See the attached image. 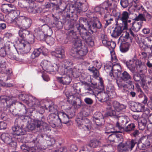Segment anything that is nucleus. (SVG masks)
I'll list each match as a JSON object with an SVG mask.
<instances>
[{
    "label": "nucleus",
    "instance_id": "nucleus-1",
    "mask_svg": "<svg viewBox=\"0 0 152 152\" xmlns=\"http://www.w3.org/2000/svg\"><path fill=\"white\" fill-rule=\"evenodd\" d=\"M148 137L144 136L140 138L138 140L136 139H132L131 141H128L125 144L122 142H120L118 145V148L121 152H128L129 150H132L135 145L137 144V147L141 150H145L148 148L150 145Z\"/></svg>",
    "mask_w": 152,
    "mask_h": 152
},
{
    "label": "nucleus",
    "instance_id": "nucleus-2",
    "mask_svg": "<svg viewBox=\"0 0 152 152\" xmlns=\"http://www.w3.org/2000/svg\"><path fill=\"white\" fill-rule=\"evenodd\" d=\"M45 118L44 116H42L41 121L36 120L34 123L29 124L28 126V129L31 130H35L36 129L39 132H41L42 129L44 131H46L48 128V124L45 122Z\"/></svg>",
    "mask_w": 152,
    "mask_h": 152
},
{
    "label": "nucleus",
    "instance_id": "nucleus-3",
    "mask_svg": "<svg viewBox=\"0 0 152 152\" xmlns=\"http://www.w3.org/2000/svg\"><path fill=\"white\" fill-rule=\"evenodd\" d=\"M126 37L129 40V42H132V39L134 38L136 42L139 44L140 48L142 50L145 51L148 48L150 47L151 46H149L148 44L145 43V42H142L140 40V39L138 35L136 34L135 32H133L132 31H130V33L127 34L126 35Z\"/></svg>",
    "mask_w": 152,
    "mask_h": 152
},
{
    "label": "nucleus",
    "instance_id": "nucleus-4",
    "mask_svg": "<svg viewBox=\"0 0 152 152\" xmlns=\"http://www.w3.org/2000/svg\"><path fill=\"white\" fill-rule=\"evenodd\" d=\"M15 22L19 28L27 29L31 26L32 21L29 18L21 16L17 18Z\"/></svg>",
    "mask_w": 152,
    "mask_h": 152
},
{
    "label": "nucleus",
    "instance_id": "nucleus-5",
    "mask_svg": "<svg viewBox=\"0 0 152 152\" xmlns=\"http://www.w3.org/2000/svg\"><path fill=\"white\" fill-rule=\"evenodd\" d=\"M20 119L17 118L15 121L14 125L12 128L14 134L17 135H23L26 133V131L22 129L23 124Z\"/></svg>",
    "mask_w": 152,
    "mask_h": 152
},
{
    "label": "nucleus",
    "instance_id": "nucleus-6",
    "mask_svg": "<svg viewBox=\"0 0 152 152\" xmlns=\"http://www.w3.org/2000/svg\"><path fill=\"white\" fill-rule=\"evenodd\" d=\"M40 65L42 69L47 72H53L57 70L58 66L55 64H52L50 61L44 60L40 64Z\"/></svg>",
    "mask_w": 152,
    "mask_h": 152
},
{
    "label": "nucleus",
    "instance_id": "nucleus-7",
    "mask_svg": "<svg viewBox=\"0 0 152 152\" xmlns=\"http://www.w3.org/2000/svg\"><path fill=\"white\" fill-rule=\"evenodd\" d=\"M102 26V25L96 17H93L90 21V23L88 27V30L89 33L93 34L97 31V29H100Z\"/></svg>",
    "mask_w": 152,
    "mask_h": 152
},
{
    "label": "nucleus",
    "instance_id": "nucleus-8",
    "mask_svg": "<svg viewBox=\"0 0 152 152\" xmlns=\"http://www.w3.org/2000/svg\"><path fill=\"white\" fill-rule=\"evenodd\" d=\"M78 126L80 129L85 131H89L91 127V123L88 119L85 117L78 120L77 121Z\"/></svg>",
    "mask_w": 152,
    "mask_h": 152
},
{
    "label": "nucleus",
    "instance_id": "nucleus-9",
    "mask_svg": "<svg viewBox=\"0 0 152 152\" xmlns=\"http://www.w3.org/2000/svg\"><path fill=\"white\" fill-rule=\"evenodd\" d=\"M76 50L75 52H70V54L80 59H83V57L87 54L88 51L87 47L86 46H83L82 48Z\"/></svg>",
    "mask_w": 152,
    "mask_h": 152
},
{
    "label": "nucleus",
    "instance_id": "nucleus-10",
    "mask_svg": "<svg viewBox=\"0 0 152 152\" xmlns=\"http://www.w3.org/2000/svg\"><path fill=\"white\" fill-rule=\"evenodd\" d=\"M25 43L24 39H21L19 41V43L18 45V46L20 47L19 49L23 50V54L28 53L31 49L30 45L28 43L26 44Z\"/></svg>",
    "mask_w": 152,
    "mask_h": 152
},
{
    "label": "nucleus",
    "instance_id": "nucleus-11",
    "mask_svg": "<svg viewBox=\"0 0 152 152\" xmlns=\"http://www.w3.org/2000/svg\"><path fill=\"white\" fill-rule=\"evenodd\" d=\"M136 58L134 56L132 59L129 61L124 60L123 63L126 64L128 69L132 72H134L136 71L135 67L134 62L136 60Z\"/></svg>",
    "mask_w": 152,
    "mask_h": 152
},
{
    "label": "nucleus",
    "instance_id": "nucleus-12",
    "mask_svg": "<svg viewBox=\"0 0 152 152\" xmlns=\"http://www.w3.org/2000/svg\"><path fill=\"white\" fill-rule=\"evenodd\" d=\"M95 10H115L117 9V5L114 4L113 5L112 3L109 4L107 2H105L102 3L100 6L96 7L95 8Z\"/></svg>",
    "mask_w": 152,
    "mask_h": 152
},
{
    "label": "nucleus",
    "instance_id": "nucleus-13",
    "mask_svg": "<svg viewBox=\"0 0 152 152\" xmlns=\"http://www.w3.org/2000/svg\"><path fill=\"white\" fill-rule=\"evenodd\" d=\"M129 38L126 39L124 36V40L122 41L120 46V50L122 52L125 53L129 50L130 45L129 42H129Z\"/></svg>",
    "mask_w": 152,
    "mask_h": 152
},
{
    "label": "nucleus",
    "instance_id": "nucleus-14",
    "mask_svg": "<svg viewBox=\"0 0 152 152\" xmlns=\"http://www.w3.org/2000/svg\"><path fill=\"white\" fill-rule=\"evenodd\" d=\"M30 107L35 106V104H39V101L31 95H28L25 102Z\"/></svg>",
    "mask_w": 152,
    "mask_h": 152
},
{
    "label": "nucleus",
    "instance_id": "nucleus-15",
    "mask_svg": "<svg viewBox=\"0 0 152 152\" xmlns=\"http://www.w3.org/2000/svg\"><path fill=\"white\" fill-rule=\"evenodd\" d=\"M84 45H82V41L80 39L77 37L74 39V41L73 42V45L72 48L71 49L70 52H75L76 49L82 48Z\"/></svg>",
    "mask_w": 152,
    "mask_h": 152
},
{
    "label": "nucleus",
    "instance_id": "nucleus-16",
    "mask_svg": "<svg viewBox=\"0 0 152 152\" xmlns=\"http://www.w3.org/2000/svg\"><path fill=\"white\" fill-rule=\"evenodd\" d=\"M81 5V3L80 2H76L74 4H68L66 5L64 3L63 4L62 3L60 7L61 6V5H63L65 6L64 10H80V6Z\"/></svg>",
    "mask_w": 152,
    "mask_h": 152
},
{
    "label": "nucleus",
    "instance_id": "nucleus-17",
    "mask_svg": "<svg viewBox=\"0 0 152 152\" xmlns=\"http://www.w3.org/2000/svg\"><path fill=\"white\" fill-rule=\"evenodd\" d=\"M59 71L61 75H65L70 76L73 75L72 69L70 67H65L62 66L61 67Z\"/></svg>",
    "mask_w": 152,
    "mask_h": 152
},
{
    "label": "nucleus",
    "instance_id": "nucleus-18",
    "mask_svg": "<svg viewBox=\"0 0 152 152\" xmlns=\"http://www.w3.org/2000/svg\"><path fill=\"white\" fill-rule=\"evenodd\" d=\"M59 3H49L47 2L45 3V6L46 8H52L53 10H58L61 9V5L62 4V1L61 0H59Z\"/></svg>",
    "mask_w": 152,
    "mask_h": 152
},
{
    "label": "nucleus",
    "instance_id": "nucleus-19",
    "mask_svg": "<svg viewBox=\"0 0 152 152\" xmlns=\"http://www.w3.org/2000/svg\"><path fill=\"white\" fill-rule=\"evenodd\" d=\"M34 35L35 36L38 40L41 41L44 40L47 36L45 35L39 28H36L35 30Z\"/></svg>",
    "mask_w": 152,
    "mask_h": 152
},
{
    "label": "nucleus",
    "instance_id": "nucleus-20",
    "mask_svg": "<svg viewBox=\"0 0 152 152\" xmlns=\"http://www.w3.org/2000/svg\"><path fill=\"white\" fill-rule=\"evenodd\" d=\"M60 121L65 124H67L69 121V118L68 115L63 112H60L58 115Z\"/></svg>",
    "mask_w": 152,
    "mask_h": 152
},
{
    "label": "nucleus",
    "instance_id": "nucleus-21",
    "mask_svg": "<svg viewBox=\"0 0 152 152\" xmlns=\"http://www.w3.org/2000/svg\"><path fill=\"white\" fill-rule=\"evenodd\" d=\"M130 14V13L129 12L124 11L122 13V17H121L120 15L119 16L118 20L122 21L124 25V26L126 27L127 25V20Z\"/></svg>",
    "mask_w": 152,
    "mask_h": 152
},
{
    "label": "nucleus",
    "instance_id": "nucleus-22",
    "mask_svg": "<svg viewBox=\"0 0 152 152\" xmlns=\"http://www.w3.org/2000/svg\"><path fill=\"white\" fill-rule=\"evenodd\" d=\"M61 77H58V81L61 83L63 85H68L71 82L72 79L70 76L65 75H62Z\"/></svg>",
    "mask_w": 152,
    "mask_h": 152
},
{
    "label": "nucleus",
    "instance_id": "nucleus-23",
    "mask_svg": "<svg viewBox=\"0 0 152 152\" xmlns=\"http://www.w3.org/2000/svg\"><path fill=\"white\" fill-rule=\"evenodd\" d=\"M135 61V67L138 72L142 73L143 69H145L146 67L144 62H142L137 58Z\"/></svg>",
    "mask_w": 152,
    "mask_h": 152
},
{
    "label": "nucleus",
    "instance_id": "nucleus-24",
    "mask_svg": "<svg viewBox=\"0 0 152 152\" xmlns=\"http://www.w3.org/2000/svg\"><path fill=\"white\" fill-rule=\"evenodd\" d=\"M112 105L115 110L118 113L121 110L124 109L126 108V106L124 105L121 104L119 102L116 101L112 102Z\"/></svg>",
    "mask_w": 152,
    "mask_h": 152
},
{
    "label": "nucleus",
    "instance_id": "nucleus-25",
    "mask_svg": "<svg viewBox=\"0 0 152 152\" xmlns=\"http://www.w3.org/2000/svg\"><path fill=\"white\" fill-rule=\"evenodd\" d=\"M51 104H50L49 103L47 102L45 104V109L49 110L50 112H51L53 114H58V107L56 105H53L51 102Z\"/></svg>",
    "mask_w": 152,
    "mask_h": 152
},
{
    "label": "nucleus",
    "instance_id": "nucleus-26",
    "mask_svg": "<svg viewBox=\"0 0 152 152\" xmlns=\"http://www.w3.org/2000/svg\"><path fill=\"white\" fill-rule=\"evenodd\" d=\"M45 49L43 47H40L38 49H35L31 55V58L34 59L38 57L41 54L45 56L46 54L44 52Z\"/></svg>",
    "mask_w": 152,
    "mask_h": 152
},
{
    "label": "nucleus",
    "instance_id": "nucleus-27",
    "mask_svg": "<svg viewBox=\"0 0 152 152\" xmlns=\"http://www.w3.org/2000/svg\"><path fill=\"white\" fill-rule=\"evenodd\" d=\"M77 37L76 35V34L73 30H70L68 32V34L66 38L64 41L65 43H68V42L74 41V39L76 38Z\"/></svg>",
    "mask_w": 152,
    "mask_h": 152
},
{
    "label": "nucleus",
    "instance_id": "nucleus-28",
    "mask_svg": "<svg viewBox=\"0 0 152 152\" xmlns=\"http://www.w3.org/2000/svg\"><path fill=\"white\" fill-rule=\"evenodd\" d=\"M75 22L74 19H69L66 20L64 23V28L66 30H73L74 27V25Z\"/></svg>",
    "mask_w": 152,
    "mask_h": 152
},
{
    "label": "nucleus",
    "instance_id": "nucleus-29",
    "mask_svg": "<svg viewBox=\"0 0 152 152\" xmlns=\"http://www.w3.org/2000/svg\"><path fill=\"white\" fill-rule=\"evenodd\" d=\"M131 109L134 112H142L145 110V106L140 103H134L131 105Z\"/></svg>",
    "mask_w": 152,
    "mask_h": 152
},
{
    "label": "nucleus",
    "instance_id": "nucleus-30",
    "mask_svg": "<svg viewBox=\"0 0 152 152\" xmlns=\"http://www.w3.org/2000/svg\"><path fill=\"white\" fill-rule=\"evenodd\" d=\"M107 111L105 113V115L107 116L113 117L117 118L118 117V113L112 108L107 107Z\"/></svg>",
    "mask_w": 152,
    "mask_h": 152
},
{
    "label": "nucleus",
    "instance_id": "nucleus-31",
    "mask_svg": "<svg viewBox=\"0 0 152 152\" xmlns=\"http://www.w3.org/2000/svg\"><path fill=\"white\" fill-rule=\"evenodd\" d=\"M142 23L141 22L134 23L133 22L132 23V29L133 31H134L130 29L129 33L126 32V34L125 35V38L126 39H127L126 37V35L127 34L130 33L131 31H132L134 32H135L136 34H137L136 32L138 31L141 28L142 26Z\"/></svg>",
    "mask_w": 152,
    "mask_h": 152
},
{
    "label": "nucleus",
    "instance_id": "nucleus-32",
    "mask_svg": "<svg viewBox=\"0 0 152 152\" xmlns=\"http://www.w3.org/2000/svg\"><path fill=\"white\" fill-rule=\"evenodd\" d=\"M64 52V50L61 48H56L54 51L52 52L51 53L52 55L56 57L62 58H64L65 56Z\"/></svg>",
    "mask_w": 152,
    "mask_h": 152
},
{
    "label": "nucleus",
    "instance_id": "nucleus-33",
    "mask_svg": "<svg viewBox=\"0 0 152 152\" xmlns=\"http://www.w3.org/2000/svg\"><path fill=\"white\" fill-rule=\"evenodd\" d=\"M108 95L104 91L99 92L97 95V98L98 100L102 102H105L108 98Z\"/></svg>",
    "mask_w": 152,
    "mask_h": 152
},
{
    "label": "nucleus",
    "instance_id": "nucleus-34",
    "mask_svg": "<svg viewBox=\"0 0 152 152\" xmlns=\"http://www.w3.org/2000/svg\"><path fill=\"white\" fill-rule=\"evenodd\" d=\"M40 30L43 33H45L47 36H50L52 33V31L51 28L47 24H44L41 26Z\"/></svg>",
    "mask_w": 152,
    "mask_h": 152
},
{
    "label": "nucleus",
    "instance_id": "nucleus-35",
    "mask_svg": "<svg viewBox=\"0 0 152 152\" xmlns=\"http://www.w3.org/2000/svg\"><path fill=\"white\" fill-rule=\"evenodd\" d=\"M26 29L20 28V30L19 31V35L22 39H24L28 36L29 34H30V31Z\"/></svg>",
    "mask_w": 152,
    "mask_h": 152
},
{
    "label": "nucleus",
    "instance_id": "nucleus-36",
    "mask_svg": "<svg viewBox=\"0 0 152 152\" xmlns=\"http://www.w3.org/2000/svg\"><path fill=\"white\" fill-rule=\"evenodd\" d=\"M111 69V71L114 70V73L116 77H118L120 76L121 71V68L119 64H117L114 65L113 67H110Z\"/></svg>",
    "mask_w": 152,
    "mask_h": 152
},
{
    "label": "nucleus",
    "instance_id": "nucleus-37",
    "mask_svg": "<svg viewBox=\"0 0 152 152\" xmlns=\"http://www.w3.org/2000/svg\"><path fill=\"white\" fill-rule=\"evenodd\" d=\"M123 31L122 28L120 26L116 27L111 34L112 37L116 38L118 37L121 34Z\"/></svg>",
    "mask_w": 152,
    "mask_h": 152
},
{
    "label": "nucleus",
    "instance_id": "nucleus-38",
    "mask_svg": "<svg viewBox=\"0 0 152 152\" xmlns=\"http://www.w3.org/2000/svg\"><path fill=\"white\" fill-rule=\"evenodd\" d=\"M1 140L5 143L8 144L12 140L13 138L10 135V134L6 133H4L2 134L1 135Z\"/></svg>",
    "mask_w": 152,
    "mask_h": 152
},
{
    "label": "nucleus",
    "instance_id": "nucleus-39",
    "mask_svg": "<svg viewBox=\"0 0 152 152\" xmlns=\"http://www.w3.org/2000/svg\"><path fill=\"white\" fill-rule=\"evenodd\" d=\"M97 83H91V85L88 83H85V89L87 91V93H89V91L93 92V90L94 88H97Z\"/></svg>",
    "mask_w": 152,
    "mask_h": 152
},
{
    "label": "nucleus",
    "instance_id": "nucleus-40",
    "mask_svg": "<svg viewBox=\"0 0 152 152\" xmlns=\"http://www.w3.org/2000/svg\"><path fill=\"white\" fill-rule=\"evenodd\" d=\"M133 73V77L134 80L136 82H138L140 80L141 81L143 79V77H145L147 76L144 74H140L138 72H135Z\"/></svg>",
    "mask_w": 152,
    "mask_h": 152
},
{
    "label": "nucleus",
    "instance_id": "nucleus-41",
    "mask_svg": "<svg viewBox=\"0 0 152 152\" xmlns=\"http://www.w3.org/2000/svg\"><path fill=\"white\" fill-rule=\"evenodd\" d=\"M135 126L134 124L129 123V122L128 124H126L124 128V131L130 133L134 130L135 129Z\"/></svg>",
    "mask_w": 152,
    "mask_h": 152
},
{
    "label": "nucleus",
    "instance_id": "nucleus-42",
    "mask_svg": "<svg viewBox=\"0 0 152 152\" xmlns=\"http://www.w3.org/2000/svg\"><path fill=\"white\" fill-rule=\"evenodd\" d=\"M97 152H114L112 145H104L103 148Z\"/></svg>",
    "mask_w": 152,
    "mask_h": 152
},
{
    "label": "nucleus",
    "instance_id": "nucleus-43",
    "mask_svg": "<svg viewBox=\"0 0 152 152\" xmlns=\"http://www.w3.org/2000/svg\"><path fill=\"white\" fill-rule=\"evenodd\" d=\"M106 93L108 95L109 97L110 98H113L115 96V92L113 88L110 86L107 87L106 89Z\"/></svg>",
    "mask_w": 152,
    "mask_h": 152
},
{
    "label": "nucleus",
    "instance_id": "nucleus-44",
    "mask_svg": "<svg viewBox=\"0 0 152 152\" xmlns=\"http://www.w3.org/2000/svg\"><path fill=\"white\" fill-rule=\"evenodd\" d=\"M120 77L124 82L131 80L132 78L131 75L126 71H124L121 73Z\"/></svg>",
    "mask_w": 152,
    "mask_h": 152
},
{
    "label": "nucleus",
    "instance_id": "nucleus-45",
    "mask_svg": "<svg viewBox=\"0 0 152 152\" xmlns=\"http://www.w3.org/2000/svg\"><path fill=\"white\" fill-rule=\"evenodd\" d=\"M100 142L97 140L93 139L91 140V143L90 144L87 145L86 146L87 149H89V148H91L96 147L99 144Z\"/></svg>",
    "mask_w": 152,
    "mask_h": 152
},
{
    "label": "nucleus",
    "instance_id": "nucleus-46",
    "mask_svg": "<svg viewBox=\"0 0 152 152\" xmlns=\"http://www.w3.org/2000/svg\"><path fill=\"white\" fill-rule=\"evenodd\" d=\"M41 102L39 101V104H35L34 107H37V112L41 114V117L42 116H43V115H42L45 112V109L44 108H45V104L44 105V106H42L40 105ZM41 117L40 118V120L41 121Z\"/></svg>",
    "mask_w": 152,
    "mask_h": 152
},
{
    "label": "nucleus",
    "instance_id": "nucleus-47",
    "mask_svg": "<svg viewBox=\"0 0 152 152\" xmlns=\"http://www.w3.org/2000/svg\"><path fill=\"white\" fill-rule=\"evenodd\" d=\"M57 114H53L52 113L50 114L48 117V119L49 121L52 122L54 123L55 126H56V121L57 119H58V115H57Z\"/></svg>",
    "mask_w": 152,
    "mask_h": 152
},
{
    "label": "nucleus",
    "instance_id": "nucleus-48",
    "mask_svg": "<svg viewBox=\"0 0 152 152\" xmlns=\"http://www.w3.org/2000/svg\"><path fill=\"white\" fill-rule=\"evenodd\" d=\"M24 1H26L29 4V8L34 10L39 9V7H37L35 3L34 0H24Z\"/></svg>",
    "mask_w": 152,
    "mask_h": 152
},
{
    "label": "nucleus",
    "instance_id": "nucleus-49",
    "mask_svg": "<svg viewBox=\"0 0 152 152\" xmlns=\"http://www.w3.org/2000/svg\"><path fill=\"white\" fill-rule=\"evenodd\" d=\"M62 12L64 14V16L69 18L73 17L74 15L76 16L74 11L72 10H63Z\"/></svg>",
    "mask_w": 152,
    "mask_h": 152
},
{
    "label": "nucleus",
    "instance_id": "nucleus-50",
    "mask_svg": "<svg viewBox=\"0 0 152 152\" xmlns=\"http://www.w3.org/2000/svg\"><path fill=\"white\" fill-rule=\"evenodd\" d=\"M147 121L145 119H142L140 122H138V128L140 130L144 129L146 126Z\"/></svg>",
    "mask_w": 152,
    "mask_h": 152
},
{
    "label": "nucleus",
    "instance_id": "nucleus-51",
    "mask_svg": "<svg viewBox=\"0 0 152 152\" xmlns=\"http://www.w3.org/2000/svg\"><path fill=\"white\" fill-rule=\"evenodd\" d=\"M126 82L125 88H127L131 90L132 89L134 90V83L130 80Z\"/></svg>",
    "mask_w": 152,
    "mask_h": 152
},
{
    "label": "nucleus",
    "instance_id": "nucleus-52",
    "mask_svg": "<svg viewBox=\"0 0 152 152\" xmlns=\"http://www.w3.org/2000/svg\"><path fill=\"white\" fill-rule=\"evenodd\" d=\"M10 142L8 144L9 148L13 150H15L17 146V143L15 139L13 138Z\"/></svg>",
    "mask_w": 152,
    "mask_h": 152
},
{
    "label": "nucleus",
    "instance_id": "nucleus-53",
    "mask_svg": "<svg viewBox=\"0 0 152 152\" xmlns=\"http://www.w3.org/2000/svg\"><path fill=\"white\" fill-rule=\"evenodd\" d=\"M20 148L22 150L26 151L28 152H34L33 150L34 149L33 147H29L26 144L23 145Z\"/></svg>",
    "mask_w": 152,
    "mask_h": 152
},
{
    "label": "nucleus",
    "instance_id": "nucleus-54",
    "mask_svg": "<svg viewBox=\"0 0 152 152\" xmlns=\"http://www.w3.org/2000/svg\"><path fill=\"white\" fill-rule=\"evenodd\" d=\"M119 135H119L117 136L115 134H110L108 137V140L110 142H115V140H118V139H119Z\"/></svg>",
    "mask_w": 152,
    "mask_h": 152
},
{
    "label": "nucleus",
    "instance_id": "nucleus-55",
    "mask_svg": "<svg viewBox=\"0 0 152 152\" xmlns=\"http://www.w3.org/2000/svg\"><path fill=\"white\" fill-rule=\"evenodd\" d=\"M43 138L44 136L42 134H40V135L37 136V137H32V140H30V143H32L34 144V146H37V144L39 143V140H38V138L40 137Z\"/></svg>",
    "mask_w": 152,
    "mask_h": 152
},
{
    "label": "nucleus",
    "instance_id": "nucleus-56",
    "mask_svg": "<svg viewBox=\"0 0 152 152\" xmlns=\"http://www.w3.org/2000/svg\"><path fill=\"white\" fill-rule=\"evenodd\" d=\"M118 117L119 118L118 120L120 121L119 122L121 124L124 126V127H125L127 124H128L129 121L127 120L126 118H125L124 117H120L118 116Z\"/></svg>",
    "mask_w": 152,
    "mask_h": 152
},
{
    "label": "nucleus",
    "instance_id": "nucleus-57",
    "mask_svg": "<svg viewBox=\"0 0 152 152\" xmlns=\"http://www.w3.org/2000/svg\"><path fill=\"white\" fill-rule=\"evenodd\" d=\"M45 40L46 41L47 43H48L50 45H53L54 42V39L50 36L47 35Z\"/></svg>",
    "mask_w": 152,
    "mask_h": 152
},
{
    "label": "nucleus",
    "instance_id": "nucleus-58",
    "mask_svg": "<svg viewBox=\"0 0 152 152\" xmlns=\"http://www.w3.org/2000/svg\"><path fill=\"white\" fill-rule=\"evenodd\" d=\"M61 63L62 64L64 65L63 67H70L72 64V63L70 61L66 59L62 60Z\"/></svg>",
    "mask_w": 152,
    "mask_h": 152
},
{
    "label": "nucleus",
    "instance_id": "nucleus-59",
    "mask_svg": "<svg viewBox=\"0 0 152 152\" xmlns=\"http://www.w3.org/2000/svg\"><path fill=\"white\" fill-rule=\"evenodd\" d=\"M143 79L141 81L142 83V86L145 89H147L148 88V85L146 81H148V76L145 77H143Z\"/></svg>",
    "mask_w": 152,
    "mask_h": 152
},
{
    "label": "nucleus",
    "instance_id": "nucleus-60",
    "mask_svg": "<svg viewBox=\"0 0 152 152\" xmlns=\"http://www.w3.org/2000/svg\"><path fill=\"white\" fill-rule=\"evenodd\" d=\"M89 33V31L88 32H87L86 29L85 32H80V34L81 37L83 39L86 40L90 36Z\"/></svg>",
    "mask_w": 152,
    "mask_h": 152
},
{
    "label": "nucleus",
    "instance_id": "nucleus-61",
    "mask_svg": "<svg viewBox=\"0 0 152 152\" xmlns=\"http://www.w3.org/2000/svg\"><path fill=\"white\" fill-rule=\"evenodd\" d=\"M34 35H33L32 34H29L28 36L27 37L26 39L28 40V43L29 44H33L34 42Z\"/></svg>",
    "mask_w": 152,
    "mask_h": 152
},
{
    "label": "nucleus",
    "instance_id": "nucleus-62",
    "mask_svg": "<svg viewBox=\"0 0 152 152\" xmlns=\"http://www.w3.org/2000/svg\"><path fill=\"white\" fill-rule=\"evenodd\" d=\"M116 46L115 42L113 41H109L107 46L110 50H113Z\"/></svg>",
    "mask_w": 152,
    "mask_h": 152
},
{
    "label": "nucleus",
    "instance_id": "nucleus-63",
    "mask_svg": "<svg viewBox=\"0 0 152 152\" xmlns=\"http://www.w3.org/2000/svg\"><path fill=\"white\" fill-rule=\"evenodd\" d=\"M39 20L40 22L44 23V24H47L49 22V18L45 16L41 17Z\"/></svg>",
    "mask_w": 152,
    "mask_h": 152
},
{
    "label": "nucleus",
    "instance_id": "nucleus-64",
    "mask_svg": "<svg viewBox=\"0 0 152 152\" xmlns=\"http://www.w3.org/2000/svg\"><path fill=\"white\" fill-rule=\"evenodd\" d=\"M86 42L89 46L93 47L94 45V42L92 37H89L86 40Z\"/></svg>",
    "mask_w": 152,
    "mask_h": 152
}]
</instances>
